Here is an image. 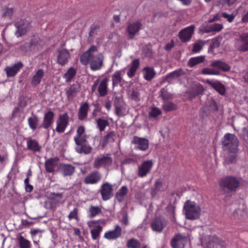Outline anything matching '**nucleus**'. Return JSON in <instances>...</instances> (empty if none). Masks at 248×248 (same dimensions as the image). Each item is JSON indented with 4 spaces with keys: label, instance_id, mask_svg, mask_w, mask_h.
<instances>
[{
    "label": "nucleus",
    "instance_id": "774afa93",
    "mask_svg": "<svg viewBox=\"0 0 248 248\" xmlns=\"http://www.w3.org/2000/svg\"><path fill=\"white\" fill-rule=\"evenodd\" d=\"M115 114L120 116L122 115V105L117 106L115 105Z\"/></svg>",
    "mask_w": 248,
    "mask_h": 248
},
{
    "label": "nucleus",
    "instance_id": "ea45409f",
    "mask_svg": "<svg viewBox=\"0 0 248 248\" xmlns=\"http://www.w3.org/2000/svg\"><path fill=\"white\" fill-rule=\"evenodd\" d=\"M96 127L100 132L104 131L107 126L109 125V123L107 119L98 118L95 119Z\"/></svg>",
    "mask_w": 248,
    "mask_h": 248
},
{
    "label": "nucleus",
    "instance_id": "cd10ccee",
    "mask_svg": "<svg viewBox=\"0 0 248 248\" xmlns=\"http://www.w3.org/2000/svg\"><path fill=\"white\" fill-rule=\"evenodd\" d=\"M211 66L214 68H217L215 70H219V72H229L230 71L231 66L226 62L220 60H217L213 62L211 64Z\"/></svg>",
    "mask_w": 248,
    "mask_h": 248
},
{
    "label": "nucleus",
    "instance_id": "f8f14e48",
    "mask_svg": "<svg viewBox=\"0 0 248 248\" xmlns=\"http://www.w3.org/2000/svg\"><path fill=\"white\" fill-rule=\"evenodd\" d=\"M142 24L140 21H136L130 23L127 26L126 31L128 33V38L132 39L134 38L139 31L141 30Z\"/></svg>",
    "mask_w": 248,
    "mask_h": 248
},
{
    "label": "nucleus",
    "instance_id": "bf43d9fd",
    "mask_svg": "<svg viewBox=\"0 0 248 248\" xmlns=\"http://www.w3.org/2000/svg\"><path fill=\"white\" fill-rule=\"evenodd\" d=\"M19 49L22 51L23 54H31L29 45L28 42H25L22 45H20L19 47Z\"/></svg>",
    "mask_w": 248,
    "mask_h": 248
},
{
    "label": "nucleus",
    "instance_id": "bb28decb",
    "mask_svg": "<svg viewBox=\"0 0 248 248\" xmlns=\"http://www.w3.org/2000/svg\"><path fill=\"white\" fill-rule=\"evenodd\" d=\"M108 81L109 79L108 78H105L99 83L97 91L100 97H104L108 94Z\"/></svg>",
    "mask_w": 248,
    "mask_h": 248
},
{
    "label": "nucleus",
    "instance_id": "8fccbe9b",
    "mask_svg": "<svg viewBox=\"0 0 248 248\" xmlns=\"http://www.w3.org/2000/svg\"><path fill=\"white\" fill-rule=\"evenodd\" d=\"M236 153L229 154L224 160V163L226 165L235 163L236 162Z\"/></svg>",
    "mask_w": 248,
    "mask_h": 248
},
{
    "label": "nucleus",
    "instance_id": "e433bc0d",
    "mask_svg": "<svg viewBox=\"0 0 248 248\" xmlns=\"http://www.w3.org/2000/svg\"><path fill=\"white\" fill-rule=\"evenodd\" d=\"M40 40L38 38L33 37L28 42L29 49L31 53H34L39 51L40 47Z\"/></svg>",
    "mask_w": 248,
    "mask_h": 248
},
{
    "label": "nucleus",
    "instance_id": "a878e982",
    "mask_svg": "<svg viewBox=\"0 0 248 248\" xmlns=\"http://www.w3.org/2000/svg\"><path fill=\"white\" fill-rule=\"evenodd\" d=\"M166 225L164 218H155L151 223V228L154 231L161 232Z\"/></svg>",
    "mask_w": 248,
    "mask_h": 248
},
{
    "label": "nucleus",
    "instance_id": "f257e3e1",
    "mask_svg": "<svg viewBox=\"0 0 248 248\" xmlns=\"http://www.w3.org/2000/svg\"><path fill=\"white\" fill-rule=\"evenodd\" d=\"M98 50L97 47L94 45L91 46L80 57V62L84 65L90 63V68L93 71L101 69L103 65L104 56L102 53L94 55L93 53Z\"/></svg>",
    "mask_w": 248,
    "mask_h": 248
},
{
    "label": "nucleus",
    "instance_id": "a18cd8bd",
    "mask_svg": "<svg viewBox=\"0 0 248 248\" xmlns=\"http://www.w3.org/2000/svg\"><path fill=\"white\" fill-rule=\"evenodd\" d=\"M76 70L74 67L69 68L63 75V78L65 79V81L66 82L71 81L76 76Z\"/></svg>",
    "mask_w": 248,
    "mask_h": 248
},
{
    "label": "nucleus",
    "instance_id": "9b49d317",
    "mask_svg": "<svg viewBox=\"0 0 248 248\" xmlns=\"http://www.w3.org/2000/svg\"><path fill=\"white\" fill-rule=\"evenodd\" d=\"M188 240L187 236L179 233L172 238L170 245L172 248H184Z\"/></svg>",
    "mask_w": 248,
    "mask_h": 248
},
{
    "label": "nucleus",
    "instance_id": "dca6fc26",
    "mask_svg": "<svg viewBox=\"0 0 248 248\" xmlns=\"http://www.w3.org/2000/svg\"><path fill=\"white\" fill-rule=\"evenodd\" d=\"M100 193L104 201L110 199L113 196L112 185L108 182L104 183L101 186Z\"/></svg>",
    "mask_w": 248,
    "mask_h": 248
},
{
    "label": "nucleus",
    "instance_id": "412c9836",
    "mask_svg": "<svg viewBox=\"0 0 248 248\" xmlns=\"http://www.w3.org/2000/svg\"><path fill=\"white\" fill-rule=\"evenodd\" d=\"M23 67V64L21 62H19L16 63L10 66H6L4 69L7 78L15 77Z\"/></svg>",
    "mask_w": 248,
    "mask_h": 248
},
{
    "label": "nucleus",
    "instance_id": "0e129e2a",
    "mask_svg": "<svg viewBox=\"0 0 248 248\" xmlns=\"http://www.w3.org/2000/svg\"><path fill=\"white\" fill-rule=\"evenodd\" d=\"M162 186L163 185L162 181L159 179L157 180L154 185V189L155 191L158 192L160 191L162 188Z\"/></svg>",
    "mask_w": 248,
    "mask_h": 248
},
{
    "label": "nucleus",
    "instance_id": "72a5a7b5",
    "mask_svg": "<svg viewBox=\"0 0 248 248\" xmlns=\"http://www.w3.org/2000/svg\"><path fill=\"white\" fill-rule=\"evenodd\" d=\"M201 93L202 85L200 83L193 85L191 90L186 93L190 100H192Z\"/></svg>",
    "mask_w": 248,
    "mask_h": 248
},
{
    "label": "nucleus",
    "instance_id": "e2e57ef3",
    "mask_svg": "<svg viewBox=\"0 0 248 248\" xmlns=\"http://www.w3.org/2000/svg\"><path fill=\"white\" fill-rule=\"evenodd\" d=\"M221 16L226 18L229 22H232L235 17L233 14H228L226 12L221 13Z\"/></svg>",
    "mask_w": 248,
    "mask_h": 248
},
{
    "label": "nucleus",
    "instance_id": "2eb2a0df",
    "mask_svg": "<svg viewBox=\"0 0 248 248\" xmlns=\"http://www.w3.org/2000/svg\"><path fill=\"white\" fill-rule=\"evenodd\" d=\"M132 143L135 145V149L142 151H146L149 147V141L147 139L137 136L133 137Z\"/></svg>",
    "mask_w": 248,
    "mask_h": 248
},
{
    "label": "nucleus",
    "instance_id": "680f3d73",
    "mask_svg": "<svg viewBox=\"0 0 248 248\" xmlns=\"http://www.w3.org/2000/svg\"><path fill=\"white\" fill-rule=\"evenodd\" d=\"M202 74L219 75L220 72L219 70H215V69L205 68L202 69Z\"/></svg>",
    "mask_w": 248,
    "mask_h": 248
},
{
    "label": "nucleus",
    "instance_id": "3c124183",
    "mask_svg": "<svg viewBox=\"0 0 248 248\" xmlns=\"http://www.w3.org/2000/svg\"><path fill=\"white\" fill-rule=\"evenodd\" d=\"M128 248H140V243L137 239L131 238L127 242Z\"/></svg>",
    "mask_w": 248,
    "mask_h": 248
},
{
    "label": "nucleus",
    "instance_id": "338daca9",
    "mask_svg": "<svg viewBox=\"0 0 248 248\" xmlns=\"http://www.w3.org/2000/svg\"><path fill=\"white\" fill-rule=\"evenodd\" d=\"M217 103L214 100L210 101L209 110L211 111H217Z\"/></svg>",
    "mask_w": 248,
    "mask_h": 248
},
{
    "label": "nucleus",
    "instance_id": "c85d7f7f",
    "mask_svg": "<svg viewBox=\"0 0 248 248\" xmlns=\"http://www.w3.org/2000/svg\"><path fill=\"white\" fill-rule=\"evenodd\" d=\"M59 170L64 176H71L75 171V168L71 164H61Z\"/></svg>",
    "mask_w": 248,
    "mask_h": 248
},
{
    "label": "nucleus",
    "instance_id": "c03bdc74",
    "mask_svg": "<svg viewBox=\"0 0 248 248\" xmlns=\"http://www.w3.org/2000/svg\"><path fill=\"white\" fill-rule=\"evenodd\" d=\"M39 119L36 115H33L28 119V124L30 128L34 131L38 127Z\"/></svg>",
    "mask_w": 248,
    "mask_h": 248
},
{
    "label": "nucleus",
    "instance_id": "f704fd0d",
    "mask_svg": "<svg viewBox=\"0 0 248 248\" xmlns=\"http://www.w3.org/2000/svg\"><path fill=\"white\" fill-rule=\"evenodd\" d=\"M16 242L18 248H31L32 247L31 241L21 234L17 236Z\"/></svg>",
    "mask_w": 248,
    "mask_h": 248
},
{
    "label": "nucleus",
    "instance_id": "6ab92c4d",
    "mask_svg": "<svg viewBox=\"0 0 248 248\" xmlns=\"http://www.w3.org/2000/svg\"><path fill=\"white\" fill-rule=\"evenodd\" d=\"M98 221H90L87 222L88 226L89 228L93 227L91 230V234L92 238L93 240H96L98 239L100 233L102 231V227L98 225Z\"/></svg>",
    "mask_w": 248,
    "mask_h": 248
},
{
    "label": "nucleus",
    "instance_id": "f03ea898",
    "mask_svg": "<svg viewBox=\"0 0 248 248\" xmlns=\"http://www.w3.org/2000/svg\"><path fill=\"white\" fill-rule=\"evenodd\" d=\"M241 181V178L233 175L225 176L219 181L220 190L224 193L235 192L240 186Z\"/></svg>",
    "mask_w": 248,
    "mask_h": 248
},
{
    "label": "nucleus",
    "instance_id": "39448f33",
    "mask_svg": "<svg viewBox=\"0 0 248 248\" xmlns=\"http://www.w3.org/2000/svg\"><path fill=\"white\" fill-rule=\"evenodd\" d=\"M200 207L195 202L187 200L185 202L183 212L186 217H195L200 214Z\"/></svg>",
    "mask_w": 248,
    "mask_h": 248
},
{
    "label": "nucleus",
    "instance_id": "0eeeda50",
    "mask_svg": "<svg viewBox=\"0 0 248 248\" xmlns=\"http://www.w3.org/2000/svg\"><path fill=\"white\" fill-rule=\"evenodd\" d=\"M69 117L67 112H64L59 116L56 121V131L59 133L64 132L69 124Z\"/></svg>",
    "mask_w": 248,
    "mask_h": 248
},
{
    "label": "nucleus",
    "instance_id": "4d7b16f0",
    "mask_svg": "<svg viewBox=\"0 0 248 248\" xmlns=\"http://www.w3.org/2000/svg\"><path fill=\"white\" fill-rule=\"evenodd\" d=\"M44 232L43 230H41L39 229H31L30 231V233L32 239L35 238V237L38 235L39 237H42V233Z\"/></svg>",
    "mask_w": 248,
    "mask_h": 248
},
{
    "label": "nucleus",
    "instance_id": "79ce46f5",
    "mask_svg": "<svg viewBox=\"0 0 248 248\" xmlns=\"http://www.w3.org/2000/svg\"><path fill=\"white\" fill-rule=\"evenodd\" d=\"M85 127L84 126L80 125L78 127L76 131V136L74 137V141L77 140H85L87 138L86 135L84 134L85 132Z\"/></svg>",
    "mask_w": 248,
    "mask_h": 248
},
{
    "label": "nucleus",
    "instance_id": "ddd939ff",
    "mask_svg": "<svg viewBox=\"0 0 248 248\" xmlns=\"http://www.w3.org/2000/svg\"><path fill=\"white\" fill-rule=\"evenodd\" d=\"M194 25H191L180 31L178 37L182 42L186 43L190 41L194 33Z\"/></svg>",
    "mask_w": 248,
    "mask_h": 248
},
{
    "label": "nucleus",
    "instance_id": "5701e85b",
    "mask_svg": "<svg viewBox=\"0 0 248 248\" xmlns=\"http://www.w3.org/2000/svg\"><path fill=\"white\" fill-rule=\"evenodd\" d=\"M59 159L58 157H51L47 159L45 162L46 171L48 173H53L58 165Z\"/></svg>",
    "mask_w": 248,
    "mask_h": 248
},
{
    "label": "nucleus",
    "instance_id": "b1692460",
    "mask_svg": "<svg viewBox=\"0 0 248 248\" xmlns=\"http://www.w3.org/2000/svg\"><path fill=\"white\" fill-rule=\"evenodd\" d=\"M202 81L205 82L213 87L217 92L220 95H224L226 93V88L223 84H222L219 81H213L209 79L206 80H202Z\"/></svg>",
    "mask_w": 248,
    "mask_h": 248
},
{
    "label": "nucleus",
    "instance_id": "5fc2aeb1",
    "mask_svg": "<svg viewBox=\"0 0 248 248\" xmlns=\"http://www.w3.org/2000/svg\"><path fill=\"white\" fill-rule=\"evenodd\" d=\"M175 207L171 204L169 205L165 210V214L168 217H175Z\"/></svg>",
    "mask_w": 248,
    "mask_h": 248
},
{
    "label": "nucleus",
    "instance_id": "c756f323",
    "mask_svg": "<svg viewBox=\"0 0 248 248\" xmlns=\"http://www.w3.org/2000/svg\"><path fill=\"white\" fill-rule=\"evenodd\" d=\"M124 74V70L121 69L115 71V73L112 75V87L113 89L117 87L118 85L121 83L123 80V76Z\"/></svg>",
    "mask_w": 248,
    "mask_h": 248
},
{
    "label": "nucleus",
    "instance_id": "f3484780",
    "mask_svg": "<svg viewBox=\"0 0 248 248\" xmlns=\"http://www.w3.org/2000/svg\"><path fill=\"white\" fill-rule=\"evenodd\" d=\"M81 90L80 85L78 82L71 85L66 89L65 94L68 101H72L76 97Z\"/></svg>",
    "mask_w": 248,
    "mask_h": 248
},
{
    "label": "nucleus",
    "instance_id": "7c9ffc66",
    "mask_svg": "<svg viewBox=\"0 0 248 248\" xmlns=\"http://www.w3.org/2000/svg\"><path fill=\"white\" fill-rule=\"evenodd\" d=\"M140 65L139 59H135L131 62V65L127 72V75L129 78H133Z\"/></svg>",
    "mask_w": 248,
    "mask_h": 248
},
{
    "label": "nucleus",
    "instance_id": "c9c22d12",
    "mask_svg": "<svg viewBox=\"0 0 248 248\" xmlns=\"http://www.w3.org/2000/svg\"><path fill=\"white\" fill-rule=\"evenodd\" d=\"M45 72L43 69H39L33 76L31 84L33 86H36L41 82V80L44 76Z\"/></svg>",
    "mask_w": 248,
    "mask_h": 248
},
{
    "label": "nucleus",
    "instance_id": "6e6d98bb",
    "mask_svg": "<svg viewBox=\"0 0 248 248\" xmlns=\"http://www.w3.org/2000/svg\"><path fill=\"white\" fill-rule=\"evenodd\" d=\"M223 28V26L222 24L219 23H214L211 24L209 26V31H216L219 32L222 30Z\"/></svg>",
    "mask_w": 248,
    "mask_h": 248
},
{
    "label": "nucleus",
    "instance_id": "1a4fd4ad",
    "mask_svg": "<svg viewBox=\"0 0 248 248\" xmlns=\"http://www.w3.org/2000/svg\"><path fill=\"white\" fill-rule=\"evenodd\" d=\"M76 145L75 147V151L78 154H84L88 155L91 153L92 147L89 144L86 139L75 141Z\"/></svg>",
    "mask_w": 248,
    "mask_h": 248
},
{
    "label": "nucleus",
    "instance_id": "2f4dec72",
    "mask_svg": "<svg viewBox=\"0 0 248 248\" xmlns=\"http://www.w3.org/2000/svg\"><path fill=\"white\" fill-rule=\"evenodd\" d=\"M89 109V104L87 102H85L80 105L78 112L79 120L83 121L87 118Z\"/></svg>",
    "mask_w": 248,
    "mask_h": 248
},
{
    "label": "nucleus",
    "instance_id": "a211bd4d",
    "mask_svg": "<svg viewBox=\"0 0 248 248\" xmlns=\"http://www.w3.org/2000/svg\"><path fill=\"white\" fill-rule=\"evenodd\" d=\"M112 163V159L108 156H103V157L96 158L94 161L93 167L94 169H99L103 166L106 168L109 167Z\"/></svg>",
    "mask_w": 248,
    "mask_h": 248
},
{
    "label": "nucleus",
    "instance_id": "aec40b11",
    "mask_svg": "<svg viewBox=\"0 0 248 248\" xmlns=\"http://www.w3.org/2000/svg\"><path fill=\"white\" fill-rule=\"evenodd\" d=\"M57 63L64 66L68 62V60L70 58V54L67 49L62 48L58 50Z\"/></svg>",
    "mask_w": 248,
    "mask_h": 248
},
{
    "label": "nucleus",
    "instance_id": "58836bf2",
    "mask_svg": "<svg viewBox=\"0 0 248 248\" xmlns=\"http://www.w3.org/2000/svg\"><path fill=\"white\" fill-rule=\"evenodd\" d=\"M128 188L126 186H123L116 193L115 197L118 202H121L124 200L128 193Z\"/></svg>",
    "mask_w": 248,
    "mask_h": 248
},
{
    "label": "nucleus",
    "instance_id": "6e6552de",
    "mask_svg": "<svg viewBox=\"0 0 248 248\" xmlns=\"http://www.w3.org/2000/svg\"><path fill=\"white\" fill-rule=\"evenodd\" d=\"M15 26L16 28L17 36L21 37L30 30L31 27V22L26 19H21L15 23Z\"/></svg>",
    "mask_w": 248,
    "mask_h": 248
},
{
    "label": "nucleus",
    "instance_id": "423d86ee",
    "mask_svg": "<svg viewBox=\"0 0 248 248\" xmlns=\"http://www.w3.org/2000/svg\"><path fill=\"white\" fill-rule=\"evenodd\" d=\"M102 178L101 173L97 170H93L88 173L84 178L83 183L85 185H96L99 183Z\"/></svg>",
    "mask_w": 248,
    "mask_h": 248
},
{
    "label": "nucleus",
    "instance_id": "4be33fe9",
    "mask_svg": "<svg viewBox=\"0 0 248 248\" xmlns=\"http://www.w3.org/2000/svg\"><path fill=\"white\" fill-rule=\"evenodd\" d=\"M122 232V228L119 225H116L114 229L106 232L104 237L109 240H116L121 236Z\"/></svg>",
    "mask_w": 248,
    "mask_h": 248
},
{
    "label": "nucleus",
    "instance_id": "69168bd1",
    "mask_svg": "<svg viewBox=\"0 0 248 248\" xmlns=\"http://www.w3.org/2000/svg\"><path fill=\"white\" fill-rule=\"evenodd\" d=\"M21 222H22V225L25 227V228H28L31 226H32L33 225H34L35 223H36V221H33L32 220H28L27 219H22L21 220Z\"/></svg>",
    "mask_w": 248,
    "mask_h": 248
},
{
    "label": "nucleus",
    "instance_id": "052dcab7",
    "mask_svg": "<svg viewBox=\"0 0 248 248\" xmlns=\"http://www.w3.org/2000/svg\"><path fill=\"white\" fill-rule=\"evenodd\" d=\"M100 26L97 25H93L91 27V30L89 32V36L94 37L97 34L99 30Z\"/></svg>",
    "mask_w": 248,
    "mask_h": 248
},
{
    "label": "nucleus",
    "instance_id": "4c0bfd02",
    "mask_svg": "<svg viewBox=\"0 0 248 248\" xmlns=\"http://www.w3.org/2000/svg\"><path fill=\"white\" fill-rule=\"evenodd\" d=\"M62 197V193H51L49 196V202L51 205L57 206L61 202Z\"/></svg>",
    "mask_w": 248,
    "mask_h": 248
},
{
    "label": "nucleus",
    "instance_id": "13d9d810",
    "mask_svg": "<svg viewBox=\"0 0 248 248\" xmlns=\"http://www.w3.org/2000/svg\"><path fill=\"white\" fill-rule=\"evenodd\" d=\"M220 44V41L217 38H215L212 40L211 43L210 44V46L208 48L209 51H213V49L215 48H217L219 46Z\"/></svg>",
    "mask_w": 248,
    "mask_h": 248
},
{
    "label": "nucleus",
    "instance_id": "864d4df0",
    "mask_svg": "<svg viewBox=\"0 0 248 248\" xmlns=\"http://www.w3.org/2000/svg\"><path fill=\"white\" fill-rule=\"evenodd\" d=\"M13 13L14 9L13 8L6 7L2 10V17L10 19Z\"/></svg>",
    "mask_w": 248,
    "mask_h": 248
},
{
    "label": "nucleus",
    "instance_id": "473e14b6",
    "mask_svg": "<svg viewBox=\"0 0 248 248\" xmlns=\"http://www.w3.org/2000/svg\"><path fill=\"white\" fill-rule=\"evenodd\" d=\"M144 78L148 81H151L155 76L156 72L153 67L146 66L143 70Z\"/></svg>",
    "mask_w": 248,
    "mask_h": 248
},
{
    "label": "nucleus",
    "instance_id": "a19ab883",
    "mask_svg": "<svg viewBox=\"0 0 248 248\" xmlns=\"http://www.w3.org/2000/svg\"><path fill=\"white\" fill-rule=\"evenodd\" d=\"M183 70H176L167 75L165 77V80L167 81L168 82H170L173 79L178 78L181 76L183 75Z\"/></svg>",
    "mask_w": 248,
    "mask_h": 248
},
{
    "label": "nucleus",
    "instance_id": "20e7f679",
    "mask_svg": "<svg viewBox=\"0 0 248 248\" xmlns=\"http://www.w3.org/2000/svg\"><path fill=\"white\" fill-rule=\"evenodd\" d=\"M239 140L234 134L227 133L224 137L222 145L231 153H236L239 145Z\"/></svg>",
    "mask_w": 248,
    "mask_h": 248
},
{
    "label": "nucleus",
    "instance_id": "603ef678",
    "mask_svg": "<svg viewBox=\"0 0 248 248\" xmlns=\"http://www.w3.org/2000/svg\"><path fill=\"white\" fill-rule=\"evenodd\" d=\"M202 62V56L192 57L190 58L188 61V65L190 67H193L197 64L201 63Z\"/></svg>",
    "mask_w": 248,
    "mask_h": 248
},
{
    "label": "nucleus",
    "instance_id": "de8ad7c7",
    "mask_svg": "<svg viewBox=\"0 0 248 248\" xmlns=\"http://www.w3.org/2000/svg\"><path fill=\"white\" fill-rule=\"evenodd\" d=\"M101 212V208L98 206L91 205L89 209V213L91 217L98 216Z\"/></svg>",
    "mask_w": 248,
    "mask_h": 248
},
{
    "label": "nucleus",
    "instance_id": "37998d69",
    "mask_svg": "<svg viewBox=\"0 0 248 248\" xmlns=\"http://www.w3.org/2000/svg\"><path fill=\"white\" fill-rule=\"evenodd\" d=\"M115 138V132L113 131H110L104 137L102 142L103 145H105L109 143H112L114 142Z\"/></svg>",
    "mask_w": 248,
    "mask_h": 248
},
{
    "label": "nucleus",
    "instance_id": "7ed1b4c3",
    "mask_svg": "<svg viewBox=\"0 0 248 248\" xmlns=\"http://www.w3.org/2000/svg\"><path fill=\"white\" fill-rule=\"evenodd\" d=\"M233 46L236 50L245 52L248 51V32H235Z\"/></svg>",
    "mask_w": 248,
    "mask_h": 248
},
{
    "label": "nucleus",
    "instance_id": "4468645a",
    "mask_svg": "<svg viewBox=\"0 0 248 248\" xmlns=\"http://www.w3.org/2000/svg\"><path fill=\"white\" fill-rule=\"evenodd\" d=\"M54 113L49 108L44 114L42 123L38 128L48 129L54 123Z\"/></svg>",
    "mask_w": 248,
    "mask_h": 248
},
{
    "label": "nucleus",
    "instance_id": "9d476101",
    "mask_svg": "<svg viewBox=\"0 0 248 248\" xmlns=\"http://www.w3.org/2000/svg\"><path fill=\"white\" fill-rule=\"evenodd\" d=\"M153 167V162L151 160L143 161L139 165L137 175L139 177L143 178L146 177L151 171Z\"/></svg>",
    "mask_w": 248,
    "mask_h": 248
},
{
    "label": "nucleus",
    "instance_id": "09e8293b",
    "mask_svg": "<svg viewBox=\"0 0 248 248\" xmlns=\"http://www.w3.org/2000/svg\"><path fill=\"white\" fill-rule=\"evenodd\" d=\"M162 114L161 110L156 107L152 108L151 111L149 113V117L150 118L157 119L158 117Z\"/></svg>",
    "mask_w": 248,
    "mask_h": 248
},
{
    "label": "nucleus",
    "instance_id": "393cba45",
    "mask_svg": "<svg viewBox=\"0 0 248 248\" xmlns=\"http://www.w3.org/2000/svg\"><path fill=\"white\" fill-rule=\"evenodd\" d=\"M27 149L33 153L40 152L42 148L41 145L35 139L28 138L26 139Z\"/></svg>",
    "mask_w": 248,
    "mask_h": 248
},
{
    "label": "nucleus",
    "instance_id": "49530a36",
    "mask_svg": "<svg viewBox=\"0 0 248 248\" xmlns=\"http://www.w3.org/2000/svg\"><path fill=\"white\" fill-rule=\"evenodd\" d=\"M162 108L166 112H170L177 109L176 104L171 101H166L162 105Z\"/></svg>",
    "mask_w": 248,
    "mask_h": 248
}]
</instances>
